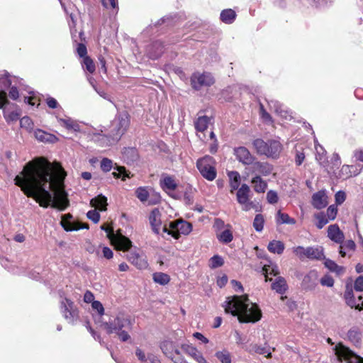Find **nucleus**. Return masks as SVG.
I'll return each instance as SVG.
<instances>
[{"label": "nucleus", "mask_w": 363, "mask_h": 363, "mask_svg": "<svg viewBox=\"0 0 363 363\" xmlns=\"http://www.w3.org/2000/svg\"><path fill=\"white\" fill-rule=\"evenodd\" d=\"M82 66L84 69L89 72L90 74H93L96 70L95 64L89 56L85 57L83 59Z\"/></svg>", "instance_id": "49530a36"}, {"label": "nucleus", "mask_w": 363, "mask_h": 363, "mask_svg": "<svg viewBox=\"0 0 363 363\" xmlns=\"http://www.w3.org/2000/svg\"><path fill=\"white\" fill-rule=\"evenodd\" d=\"M227 229L222 232L216 233V237L219 242L224 244H228L233 240V235L230 230L231 225L228 224L227 225Z\"/></svg>", "instance_id": "2f4dec72"}, {"label": "nucleus", "mask_w": 363, "mask_h": 363, "mask_svg": "<svg viewBox=\"0 0 363 363\" xmlns=\"http://www.w3.org/2000/svg\"><path fill=\"white\" fill-rule=\"evenodd\" d=\"M60 311L64 318L71 323H73L79 317L78 309L75 307L74 302L65 298L60 303Z\"/></svg>", "instance_id": "f8f14e48"}, {"label": "nucleus", "mask_w": 363, "mask_h": 363, "mask_svg": "<svg viewBox=\"0 0 363 363\" xmlns=\"http://www.w3.org/2000/svg\"><path fill=\"white\" fill-rule=\"evenodd\" d=\"M34 135L38 140L43 143H55L58 140V138L55 135L41 129H37L34 132Z\"/></svg>", "instance_id": "393cba45"}, {"label": "nucleus", "mask_w": 363, "mask_h": 363, "mask_svg": "<svg viewBox=\"0 0 363 363\" xmlns=\"http://www.w3.org/2000/svg\"><path fill=\"white\" fill-rule=\"evenodd\" d=\"M0 83L4 88L10 87L12 84L10 74H6L3 75L0 78Z\"/></svg>", "instance_id": "338daca9"}, {"label": "nucleus", "mask_w": 363, "mask_h": 363, "mask_svg": "<svg viewBox=\"0 0 363 363\" xmlns=\"http://www.w3.org/2000/svg\"><path fill=\"white\" fill-rule=\"evenodd\" d=\"M314 218L317 220L315 225L318 229H322L330 220L323 211L315 213Z\"/></svg>", "instance_id": "79ce46f5"}, {"label": "nucleus", "mask_w": 363, "mask_h": 363, "mask_svg": "<svg viewBox=\"0 0 363 363\" xmlns=\"http://www.w3.org/2000/svg\"><path fill=\"white\" fill-rule=\"evenodd\" d=\"M126 259L138 269H145L148 267L146 255L138 247L126 255Z\"/></svg>", "instance_id": "9b49d317"}, {"label": "nucleus", "mask_w": 363, "mask_h": 363, "mask_svg": "<svg viewBox=\"0 0 363 363\" xmlns=\"http://www.w3.org/2000/svg\"><path fill=\"white\" fill-rule=\"evenodd\" d=\"M192 230V225L186 220L179 219L170 222L169 227L166 225L162 231L171 235L174 239H179L181 234L189 235Z\"/></svg>", "instance_id": "39448f33"}, {"label": "nucleus", "mask_w": 363, "mask_h": 363, "mask_svg": "<svg viewBox=\"0 0 363 363\" xmlns=\"http://www.w3.org/2000/svg\"><path fill=\"white\" fill-rule=\"evenodd\" d=\"M347 306H349L352 308H355L359 311L363 310V301L361 304L357 303L354 296L345 301Z\"/></svg>", "instance_id": "4d7b16f0"}, {"label": "nucleus", "mask_w": 363, "mask_h": 363, "mask_svg": "<svg viewBox=\"0 0 363 363\" xmlns=\"http://www.w3.org/2000/svg\"><path fill=\"white\" fill-rule=\"evenodd\" d=\"M133 247V242L122 234L121 229L115 231V250L122 252H130Z\"/></svg>", "instance_id": "ddd939ff"}, {"label": "nucleus", "mask_w": 363, "mask_h": 363, "mask_svg": "<svg viewBox=\"0 0 363 363\" xmlns=\"http://www.w3.org/2000/svg\"><path fill=\"white\" fill-rule=\"evenodd\" d=\"M101 168L104 172H109L112 168V161L107 158H104L101 162Z\"/></svg>", "instance_id": "69168bd1"}, {"label": "nucleus", "mask_w": 363, "mask_h": 363, "mask_svg": "<svg viewBox=\"0 0 363 363\" xmlns=\"http://www.w3.org/2000/svg\"><path fill=\"white\" fill-rule=\"evenodd\" d=\"M77 52L78 54V55L80 57H82L83 59L85 57H89L87 55V49H86V47L84 44L83 43H78L77 45Z\"/></svg>", "instance_id": "0e129e2a"}, {"label": "nucleus", "mask_w": 363, "mask_h": 363, "mask_svg": "<svg viewBox=\"0 0 363 363\" xmlns=\"http://www.w3.org/2000/svg\"><path fill=\"white\" fill-rule=\"evenodd\" d=\"M216 161L211 156L206 155L196 162V167L203 178L208 181H213L216 176Z\"/></svg>", "instance_id": "20e7f679"}, {"label": "nucleus", "mask_w": 363, "mask_h": 363, "mask_svg": "<svg viewBox=\"0 0 363 363\" xmlns=\"http://www.w3.org/2000/svg\"><path fill=\"white\" fill-rule=\"evenodd\" d=\"M215 356L221 363H232L231 354L225 349L216 352Z\"/></svg>", "instance_id": "a19ab883"}, {"label": "nucleus", "mask_w": 363, "mask_h": 363, "mask_svg": "<svg viewBox=\"0 0 363 363\" xmlns=\"http://www.w3.org/2000/svg\"><path fill=\"white\" fill-rule=\"evenodd\" d=\"M115 172L114 176L115 179L121 178L123 181H125L126 178H130L133 177V174H131L130 172L127 170L125 167L119 166L116 163H115Z\"/></svg>", "instance_id": "e433bc0d"}, {"label": "nucleus", "mask_w": 363, "mask_h": 363, "mask_svg": "<svg viewBox=\"0 0 363 363\" xmlns=\"http://www.w3.org/2000/svg\"><path fill=\"white\" fill-rule=\"evenodd\" d=\"M236 13L235 12L231 9H225L223 10L220 13V20L227 24L232 23L235 19Z\"/></svg>", "instance_id": "4c0bfd02"}, {"label": "nucleus", "mask_w": 363, "mask_h": 363, "mask_svg": "<svg viewBox=\"0 0 363 363\" xmlns=\"http://www.w3.org/2000/svg\"><path fill=\"white\" fill-rule=\"evenodd\" d=\"M132 323L128 315L119 313L115 318V333L122 342L130 339L128 332L131 330Z\"/></svg>", "instance_id": "0eeeda50"}, {"label": "nucleus", "mask_w": 363, "mask_h": 363, "mask_svg": "<svg viewBox=\"0 0 363 363\" xmlns=\"http://www.w3.org/2000/svg\"><path fill=\"white\" fill-rule=\"evenodd\" d=\"M117 121L115 136L118 135L121 138L130 125V115L127 111H123L119 113Z\"/></svg>", "instance_id": "dca6fc26"}, {"label": "nucleus", "mask_w": 363, "mask_h": 363, "mask_svg": "<svg viewBox=\"0 0 363 363\" xmlns=\"http://www.w3.org/2000/svg\"><path fill=\"white\" fill-rule=\"evenodd\" d=\"M210 118L206 116H199L194 122V126L197 131V136L202 141H205L207 139L204 131L207 130Z\"/></svg>", "instance_id": "6ab92c4d"}, {"label": "nucleus", "mask_w": 363, "mask_h": 363, "mask_svg": "<svg viewBox=\"0 0 363 363\" xmlns=\"http://www.w3.org/2000/svg\"><path fill=\"white\" fill-rule=\"evenodd\" d=\"M354 289L357 291H363V276H359L356 279Z\"/></svg>", "instance_id": "774afa93"}, {"label": "nucleus", "mask_w": 363, "mask_h": 363, "mask_svg": "<svg viewBox=\"0 0 363 363\" xmlns=\"http://www.w3.org/2000/svg\"><path fill=\"white\" fill-rule=\"evenodd\" d=\"M252 165L253 172H258L264 176L269 175L273 170V167L267 162L254 161Z\"/></svg>", "instance_id": "5701e85b"}, {"label": "nucleus", "mask_w": 363, "mask_h": 363, "mask_svg": "<svg viewBox=\"0 0 363 363\" xmlns=\"http://www.w3.org/2000/svg\"><path fill=\"white\" fill-rule=\"evenodd\" d=\"M349 340L354 345H359L362 342V333L359 328H352L347 333Z\"/></svg>", "instance_id": "72a5a7b5"}, {"label": "nucleus", "mask_w": 363, "mask_h": 363, "mask_svg": "<svg viewBox=\"0 0 363 363\" xmlns=\"http://www.w3.org/2000/svg\"><path fill=\"white\" fill-rule=\"evenodd\" d=\"M311 203L313 206L316 209L324 208L328 203V196L325 191L321 190L315 193L312 196Z\"/></svg>", "instance_id": "412c9836"}, {"label": "nucleus", "mask_w": 363, "mask_h": 363, "mask_svg": "<svg viewBox=\"0 0 363 363\" xmlns=\"http://www.w3.org/2000/svg\"><path fill=\"white\" fill-rule=\"evenodd\" d=\"M228 176L229 178L230 192L233 194L235 191L240 188V175L237 171H230L228 172Z\"/></svg>", "instance_id": "bb28decb"}, {"label": "nucleus", "mask_w": 363, "mask_h": 363, "mask_svg": "<svg viewBox=\"0 0 363 363\" xmlns=\"http://www.w3.org/2000/svg\"><path fill=\"white\" fill-rule=\"evenodd\" d=\"M277 223L278 224H291L294 225L296 220L291 218L289 214L282 213L280 210L277 212Z\"/></svg>", "instance_id": "ea45409f"}, {"label": "nucleus", "mask_w": 363, "mask_h": 363, "mask_svg": "<svg viewBox=\"0 0 363 363\" xmlns=\"http://www.w3.org/2000/svg\"><path fill=\"white\" fill-rule=\"evenodd\" d=\"M86 216L94 223H97L100 220V214L96 211V209L89 211L86 213Z\"/></svg>", "instance_id": "052dcab7"}, {"label": "nucleus", "mask_w": 363, "mask_h": 363, "mask_svg": "<svg viewBox=\"0 0 363 363\" xmlns=\"http://www.w3.org/2000/svg\"><path fill=\"white\" fill-rule=\"evenodd\" d=\"M122 158L127 164H131L138 160V151L135 147H125L122 152Z\"/></svg>", "instance_id": "b1692460"}, {"label": "nucleus", "mask_w": 363, "mask_h": 363, "mask_svg": "<svg viewBox=\"0 0 363 363\" xmlns=\"http://www.w3.org/2000/svg\"><path fill=\"white\" fill-rule=\"evenodd\" d=\"M306 155L304 152V149L302 147H296L295 150V164L296 166H301L304 160Z\"/></svg>", "instance_id": "09e8293b"}, {"label": "nucleus", "mask_w": 363, "mask_h": 363, "mask_svg": "<svg viewBox=\"0 0 363 363\" xmlns=\"http://www.w3.org/2000/svg\"><path fill=\"white\" fill-rule=\"evenodd\" d=\"M253 147L259 155H264L269 158H278L282 151V145L276 140L264 141L261 138H257L252 142Z\"/></svg>", "instance_id": "7ed1b4c3"}, {"label": "nucleus", "mask_w": 363, "mask_h": 363, "mask_svg": "<svg viewBox=\"0 0 363 363\" xmlns=\"http://www.w3.org/2000/svg\"><path fill=\"white\" fill-rule=\"evenodd\" d=\"M262 271L265 277V281H271L272 278H269V275L277 276L279 274L277 267H272L270 265H264Z\"/></svg>", "instance_id": "37998d69"}, {"label": "nucleus", "mask_w": 363, "mask_h": 363, "mask_svg": "<svg viewBox=\"0 0 363 363\" xmlns=\"http://www.w3.org/2000/svg\"><path fill=\"white\" fill-rule=\"evenodd\" d=\"M322 286H326L328 287H332L334 285V279L330 275H325L323 276L320 281Z\"/></svg>", "instance_id": "13d9d810"}, {"label": "nucleus", "mask_w": 363, "mask_h": 363, "mask_svg": "<svg viewBox=\"0 0 363 363\" xmlns=\"http://www.w3.org/2000/svg\"><path fill=\"white\" fill-rule=\"evenodd\" d=\"M324 265L330 272L336 273L337 275L342 274L345 272V268L342 266H339L334 261L330 259H325Z\"/></svg>", "instance_id": "c9c22d12"}, {"label": "nucleus", "mask_w": 363, "mask_h": 363, "mask_svg": "<svg viewBox=\"0 0 363 363\" xmlns=\"http://www.w3.org/2000/svg\"><path fill=\"white\" fill-rule=\"evenodd\" d=\"M101 229L106 233V236L110 241V245L113 246V227L111 225L104 223L101 226Z\"/></svg>", "instance_id": "3c124183"}, {"label": "nucleus", "mask_w": 363, "mask_h": 363, "mask_svg": "<svg viewBox=\"0 0 363 363\" xmlns=\"http://www.w3.org/2000/svg\"><path fill=\"white\" fill-rule=\"evenodd\" d=\"M190 82L192 89L196 91L200 90L203 86H211L215 83V79L212 74L208 72L200 73L194 72L190 77Z\"/></svg>", "instance_id": "9d476101"}, {"label": "nucleus", "mask_w": 363, "mask_h": 363, "mask_svg": "<svg viewBox=\"0 0 363 363\" xmlns=\"http://www.w3.org/2000/svg\"><path fill=\"white\" fill-rule=\"evenodd\" d=\"M236 191V200L242 211H249L256 208V204L250 200L251 190L247 184H242Z\"/></svg>", "instance_id": "1a4fd4ad"}, {"label": "nucleus", "mask_w": 363, "mask_h": 363, "mask_svg": "<svg viewBox=\"0 0 363 363\" xmlns=\"http://www.w3.org/2000/svg\"><path fill=\"white\" fill-rule=\"evenodd\" d=\"M328 237L338 244H342L345 239L344 233L337 224L330 225L328 228Z\"/></svg>", "instance_id": "4be33fe9"}, {"label": "nucleus", "mask_w": 363, "mask_h": 363, "mask_svg": "<svg viewBox=\"0 0 363 363\" xmlns=\"http://www.w3.org/2000/svg\"><path fill=\"white\" fill-rule=\"evenodd\" d=\"M92 309L96 312V315L99 318H102L104 315V308L102 303L99 301H95L92 302L91 304Z\"/></svg>", "instance_id": "864d4df0"}, {"label": "nucleus", "mask_w": 363, "mask_h": 363, "mask_svg": "<svg viewBox=\"0 0 363 363\" xmlns=\"http://www.w3.org/2000/svg\"><path fill=\"white\" fill-rule=\"evenodd\" d=\"M294 255L301 260L306 259V248L302 246L294 247L292 249Z\"/></svg>", "instance_id": "5fc2aeb1"}, {"label": "nucleus", "mask_w": 363, "mask_h": 363, "mask_svg": "<svg viewBox=\"0 0 363 363\" xmlns=\"http://www.w3.org/2000/svg\"><path fill=\"white\" fill-rule=\"evenodd\" d=\"M181 349L183 352L194 359L198 363H208L202 353L191 344H182Z\"/></svg>", "instance_id": "2eb2a0df"}, {"label": "nucleus", "mask_w": 363, "mask_h": 363, "mask_svg": "<svg viewBox=\"0 0 363 363\" xmlns=\"http://www.w3.org/2000/svg\"><path fill=\"white\" fill-rule=\"evenodd\" d=\"M335 353L342 363H363V357L356 354L342 343H338L335 346Z\"/></svg>", "instance_id": "6e6552de"}, {"label": "nucleus", "mask_w": 363, "mask_h": 363, "mask_svg": "<svg viewBox=\"0 0 363 363\" xmlns=\"http://www.w3.org/2000/svg\"><path fill=\"white\" fill-rule=\"evenodd\" d=\"M160 347L164 355L174 363H189L174 342L169 340H163L160 343Z\"/></svg>", "instance_id": "423d86ee"}, {"label": "nucleus", "mask_w": 363, "mask_h": 363, "mask_svg": "<svg viewBox=\"0 0 363 363\" xmlns=\"http://www.w3.org/2000/svg\"><path fill=\"white\" fill-rule=\"evenodd\" d=\"M20 125L22 128L30 133L33 130L34 123L30 117L23 116L20 119Z\"/></svg>", "instance_id": "a18cd8bd"}, {"label": "nucleus", "mask_w": 363, "mask_h": 363, "mask_svg": "<svg viewBox=\"0 0 363 363\" xmlns=\"http://www.w3.org/2000/svg\"><path fill=\"white\" fill-rule=\"evenodd\" d=\"M153 281L160 285L164 286L170 281V277L166 273L155 272L152 274Z\"/></svg>", "instance_id": "58836bf2"}, {"label": "nucleus", "mask_w": 363, "mask_h": 363, "mask_svg": "<svg viewBox=\"0 0 363 363\" xmlns=\"http://www.w3.org/2000/svg\"><path fill=\"white\" fill-rule=\"evenodd\" d=\"M90 204L95 208L102 211L106 210V206L107 205V199L105 196L102 195H99L91 200Z\"/></svg>", "instance_id": "f704fd0d"}, {"label": "nucleus", "mask_w": 363, "mask_h": 363, "mask_svg": "<svg viewBox=\"0 0 363 363\" xmlns=\"http://www.w3.org/2000/svg\"><path fill=\"white\" fill-rule=\"evenodd\" d=\"M306 258L309 259L321 260L325 259L323 249L321 247H308L306 251Z\"/></svg>", "instance_id": "cd10ccee"}, {"label": "nucleus", "mask_w": 363, "mask_h": 363, "mask_svg": "<svg viewBox=\"0 0 363 363\" xmlns=\"http://www.w3.org/2000/svg\"><path fill=\"white\" fill-rule=\"evenodd\" d=\"M6 105H11L5 91H0V109L4 108Z\"/></svg>", "instance_id": "e2e57ef3"}, {"label": "nucleus", "mask_w": 363, "mask_h": 363, "mask_svg": "<svg viewBox=\"0 0 363 363\" xmlns=\"http://www.w3.org/2000/svg\"><path fill=\"white\" fill-rule=\"evenodd\" d=\"M65 172L58 162L51 163L45 157H37L28 162L15 184L24 194L33 199L41 207L65 211L69 206L65 190Z\"/></svg>", "instance_id": "f257e3e1"}, {"label": "nucleus", "mask_w": 363, "mask_h": 363, "mask_svg": "<svg viewBox=\"0 0 363 363\" xmlns=\"http://www.w3.org/2000/svg\"><path fill=\"white\" fill-rule=\"evenodd\" d=\"M209 136L211 140H213V143L211 145L209 150L211 154H215L217 152L218 147V141L216 138V135L213 131L210 132Z\"/></svg>", "instance_id": "bf43d9fd"}, {"label": "nucleus", "mask_w": 363, "mask_h": 363, "mask_svg": "<svg viewBox=\"0 0 363 363\" xmlns=\"http://www.w3.org/2000/svg\"><path fill=\"white\" fill-rule=\"evenodd\" d=\"M162 214L158 208H154L149 215V221L152 231L159 234L162 226Z\"/></svg>", "instance_id": "aec40b11"}, {"label": "nucleus", "mask_w": 363, "mask_h": 363, "mask_svg": "<svg viewBox=\"0 0 363 363\" xmlns=\"http://www.w3.org/2000/svg\"><path fill=\"white\" fill-rule=\"evenodd\" d=\"M3 113L4 117L8 123L17 121L21 116V110L16 104H11L9 108H4Z\"/></svg>", "instance_id": "a211bd4d"}, {"label": "nucleus", "mask_w": 363, "mask_h": 363, "mask_svg": "<svg viewBox=\"0 0 363 363\" xmlns=\"http://www.w3.org/2000/svg\"><path fill=\"white\" fill-rule=\"evenodd\" d=\"M136 196L140 201L145 202L149 197V192L145 187H139L135 191Z\"/></svg>", "instance_id": "603ef678"}, {"label": "nucleus", "mask_w": 363, "mask_h": 363, "mask_svg": "<svg viewBox=\"0 0 363 363\" xmlns=\"http://www.w3.org/2000/svg\"><path fill=\"white\" fill-rule=\"evenodd\" d=\"M251 184H252L254 191L258 194L264 193L268 186L267 182L262 179L259 175H256L252 178Z\"/></svg>", "instance_id": "c85d7f7f"}, {"label": "nucleus", "mask_w": 363, "mask_h": 363, "mask_svg": "<svg viewBox=\"0 0 363 363\" xmlns=\"http://www.w3.org/2000/svg\"><path fill=\"white\" fill-rule=\"evenodd\" d=\"M318 272L315 269L309 271L303 278L301 286L304 290L312 291L318 285Z\"/></svg>", "instance_id": "f3484780"}, {"label": "nucleus", "mask_w": 363, "mask_h": 363, "mask_svg": "<svg viewBox=\"0 0 363 363\" xmlns=\"http://www.w3.org/2000/svg\"><path fill=\"white\" fill-rule=\"evenodd\" d=\"M272 289L277 293L283 295L288 290V285L286 279L282 277H278L272 284Z\"/></svg>", "instance_id": "7c9ffc66"}, {"label": "nucleus", "mask_w": 363, "mask_h": 363, "mask_svg": "<svg viewBox=\"0 0 363 363\" xmlns=\"http://www.w3.org/2000/svg\"><path fill=\"white\" fill-rule=\"evenodd\" d=\"M234 155L240 162L245 165L253 164V162L256 160V157L244 146L234 148Z\"/></svg>", "instance_id": "4468645a"}, {"label": "nucleus", "mask_w": 363, "mask_h": 363, "mask_svg": "<svg viewBox=\"0 0 363 363\" xmlns=\"http://www.w3.org/2000/svg\"><path fill=\"white\" fill-rule=\"evenodd\" d=\"M224 264V260L218 255H216L213 256L210 259L208 262V266L211 269H216L220 267H222Z\"/></svg>", "instance_id": "de8ad7c7"}, {"label": "nucleus", "mask_w": 363, "mask_h": 363, "mask_svg": "<svg viewBox=\"0 0 363 363\" xmlns=\"http://www.w3.org/2000/svg\"><path fill=\"white\" fill-rule=\"evenodd\" d=\"M337 213V208L335 205H330L325 212V215L330 220H333L336 218Z\"/></svg>", "instance_id": "6e6d98bb"}, {"label": "nucleus", "mask_w": 363, "mask_h": 363, "mask_svg": "<svg viewBox=\"0 0 363 363\" xmlns=\"http://www.w3.org/2000/svg\"><path fill=\"white\" fill-rule=\"evenodd\" d=\"M161 188L165 191H174L177 188V184L172 176L164 175L160 181Z\"/></svg>", "instance_id": "a878e982"}, {"label": "nucleus", "mask_w": 363, "mask_h": 363, "mask_svg": "<svg viewBox=\"0 0 363 363\" xmlns=\"http://www.w3.org/2000/svg\"><path fill=\"white\" fill-rule=\"evenodd\" d=\"M285 249V245L282 241L273 240L267 245V250L274 254L281 255Z\"/></svg>", "instance_id": "473e14b6"}, {"label": "nucleus", "mask_w": 363, "mask_h": 363, "mask_svg": "<svg viewBox=\"0 0 363 363\" xmlns=\"http://www.w3.org/2000/svg\"><path fill=\"white\" fill-rule=\"evenodd\" d=\"M358 173L355 166L345 164L341 167L338 173V177L345 180L352 177L353 175L358 174Z\"/></svg>", "instance_id": "c756f323"}, {"label": "nucleus", "mask_w": 363, "mask_h": 363, "mask_svg": "<svg viewBox=\"0 0 363 363\" xmlns=\"http://www.w3.org/2000/svg\"><path fill=\"white\" fill-rule=\"evenodd\" d=\"M250 352H253L259 354H264L267 353L265 357L267 359L272 357V353L269 352L268 349L266 347L258 345L257 344L251 345Z\"/></svg>", "instance_id": "c03bdc74"}, {"label": "nucleus", "mask_w": 363, "mask_h": 363, "mask_svg": "<svg viewBox=\"0 0 363 363\" xmlns=\"http://www.w3.org/2000/svg\"><path fill=\"white\" fill-rule=\"evenodd\" d=\"M264 225V218L263 215L257 214L253 220V227L257 232L262 231Z\"/></svg>", "instance_id": "8fccbe9b"}, {"label": "nucleus", "mask_w": 363, "mask_h": 363, "mask_svg": "<svg viewBox=\"0 0 363 363\" xmlns=\"http://www.w3.org/2000/svg\"><path fill=\"white\" fill-rule=\"evenodd\" d=\"M267 199L269 203L274 204L278 202L279 197L276 191L270 190L267 194Z\"/></svg>", "instance_id": "680f3d73"}, {"label": "nucleus", "mask_w": 363, "mask_h": 363, "mask_svg": "<svg viewBox=\"0 0 363 363\" xmlns=\"http://www.w3.org/2000/svg\"><path fill=\"white\" fill-rule=\"evenodd\" d=\"M247 295L228 297L225 302L224 308L227 313L237 316L240 323H256L262 318V311L256 303L249 307Z\"/></svg>", "instance_id": "f03ea898"}]
</instances>
